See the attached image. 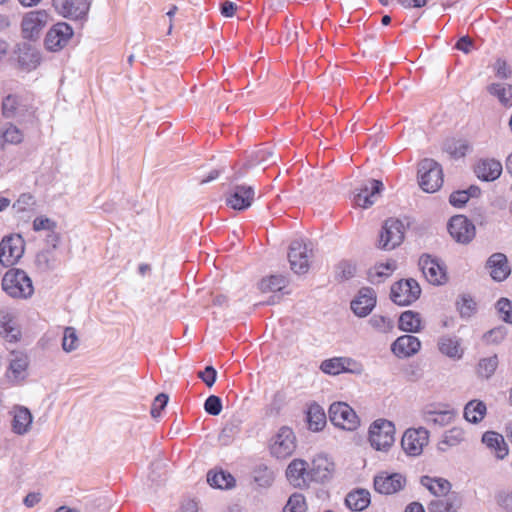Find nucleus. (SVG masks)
Returning a JSON list of instances; mask_svg holds the SVG:
<instances>
[{
	"instance_id": "20e7f679",
	"label": "nucleus",
	"mask_w": 512,
	"mask_h": 512,
	"mask_svg": "<svg viewBox=\"0 0 512 512\" xmlns=\"http://www.w3.org/2000/svg\"><path fill=\"white\" fill-rule=\"evenodd\" d=\"M419 185L423 191L434 193L443 184V171L441 165L433 159H423L418 168Z\"/></svg>"
},
{
	"instance_id": "a19ab883",
	"label": "nucleus",
	"mask_w": 512,
	"mask_h": 512,
	"mask_svg": "<svg viewBox=\"0 0 512 512\" xmlns=\"http://www.w3.org/2000/svg\"><path fill=\"white\" fill-rule=\"evenodd\" d=\"M287 286V279L281 275H271L263 278L259 283V289L262 293H276L282 291Z\"/></svg>"
},
{
	"instance_id": "09e8293b",
	"label": "nucleus",
	"mask_w": 512,
	"mask_h": 512,
	"mask_svg": "<svg viewBox=\"0 0 512 512\" xmlns=\"http://www.w3.org/2000/svg\"><path fill=\"white\" fill-rule=\"evenodd\" d=\"M498 366V358L496 355L482 359L478 364V373L480 376L491 377Z\"/></svg>"
},
{
	"instance_id": "052dcab7",
	"label": "nucleus",
	"mask_w": 512,
	"mask_h": 512,
	"mask_svg": "<svg viewBox=\"0 0 512 512\" xmlns=\"http://www.w3.org/2000/svg\"><path fill=\"white\" fill-rule=\"evenodd\" d=\"M18 103L19 101L16 96L8 95L7 97H5L2 103L3 114L6 117L14 116L17 110Z\"/></svg>"
},
{
	"instance_id": "bf43d9fd",
	"label": "nucleus",
	"mask_w": 512,
	"mask_h": 512,
	"mask_svg": "<svg viewBox=\"0 0 512 512\" xmlns=\"http://www.w3.org/2000/svg\"><path fill=\"white\" fill-rule=\"evenodd\" d=\"M56 228V223L52 219L46 216L36 217L33 221V230L35 232L39 231H54Z\"/></svg>"
},
{
	"instance_id": "603ef678",
	"label": "nucleus",
	"mask_w": 512,
	"mask_h": 512,
	"mask_svg": "<svg viewBox=\"0 0 512 512\" xmlns=\"http://www.w3.org/2000/svg\"><path fill=\"white\" fill-rule=\"evenodd\" d=\"M78 347V337L76 330L73 327H66L62 339V348L65 352L69 353L76 350Z\"/></svg>"
},
{
	"instance_id": "e433bc0d",
	"label": "nucleus",
	"mask_w": 512,
	"mask_h": 512,
	"mask_svg": "<svg viewBox=\"0 0 512 512\" xmlns=\"http://www.w3.org/2000/svg\"><path fill=\"white\" fill-rule=\"evenodd\" d=\"M465 438L466 433L463 428L452 427L451 429L445 431L438 447L441 451H446L448 447H455L460 445L463 441H465Z\"/></svg>"
},
{
	"instance_id": "e2e57ef3",
	"label": "nucleus",
	"mask_w": 512,
	"mask_h": 512,
	"mask_svg": "<svg viewBox=\"0 0 512 512\" xmlns=\"http://www.w3.org/2000/svg\"><path fill=\"white\" fill-rule=\"evenodd\" d=\"M497 504L506 512H512V492L500 491L496 494Z\"/></svg>"
},
{
	"instance_id": "680f3d73",
	"label": "nucleus",
	"mask_w": 512,
	"mask_h": 512,
	"mask_svg": "<svg viewBox=\"0 0 512 512\" xmlns=\"http://www.w3.org/2000/svg\"><path fill=\"white\" fill-rule=\"evenodd\" d=\"M356 273V266L348 261L339 263L337 267V275L341 279L347 280L352 278Z\"/></svg>"
},
{
	"instance_id": "4d7b16f0",
	"label": "nucleus",
	"mask_w": 512,
	"mask_h": 512,
	"mask_svg": "<svg viewBox=\"0 0 512 512\" xmlns=\"http://www.w3.org/2000/svg\"><path fill=\"white\" fill-rule=\"evenodd\" d=\"M55 259L51 250L42 251L36 256L37 266L42 270H50L55 267Z\"/></svg>"
},
{
	"instance_id": "0eeeda50",
	"label": "nucleus",
	"mask_w": 512,
	"mask_h": 512,
	"mask_svg": "<svg viewBox=\"0 0 512 512\" xmlns=\"http://www.w3.org/2000/svg\"><path fill=\"white\" fill-rule=\"evenodd\" d=\"M405 235V226L402 221L395 218L387 219L382 227L379 247L384 250H393L399 246Z\"/></svg>"
},
{
	"instance_id": "338daca9",
	"label": "nucleus",
	"mask_w": 512,
	"mask_h": 512,
	"mask_svg": "<svg viewBox=\"0 0 512 512\" xmlns=\"http://www.w3.org/2000/svg\"><path fill=\"white\" fill-rule=\"evenodd\" d=\"M469 198L470 193L468 191H456L450 195L449 202L452 206L461 208L468 202Z\"/></svg>"
},
{
	"instance_id": "9d476101",
	"label": "nucleus",
	"mask_w": 512,
	"mask_h": 512,
	"mask_svg": "<svg viewBox=\"0 0 512 512\" xmlns=\"http://www.w3.org/2000/svg\"><path fill=\"white\" fill-rule=\"evenodd\" d=\"M429 442V431L426 428L407 429L401 439V446L409 456H419Z\"/></svg>"
},
{
	"instance_id": "4c0bfd02",
	"label": "nucleus",
	"mask_w": 512,
	"mask_h": 512,
	"mask_svg": "<svg viewBox=\"0 0 512 512\" xmlns=\"http://www.w3.org/2000/svg\"><path fill=\"white\" fill-rule=\"evenodd\" d=\"M254 483L260 488H269L275 480L274 471L264 464L256 466L252 472Z\"/></svg>"
},
{
	"instance_id": "c85d7f7f",
	"label": "nucleus",
	"mask_w": 512,
	"mask_h": 512,
	"mask_svg": "<svg viewBox=\"0 0 512 512\" xmlns=\"http://www.w3.org/2000/svg\"><path fill=\"white\" fill-rule=\"evenodd\" d=\"M438 349L441 354L452 360H460L464 355L462 341L455 335H443L438 339Z\"/></svg>"
},
{
	"instance_id": "f8f14e48",
	"label": "nucleus",
	"mask_w": 512,
	"mask_h": 512,
	"mask_svg": "<svg viewBox=\"0 0 512 512\" xmlns=\"http://www.w3.org/2000/svg\"><path fill=\"white\" fill-rule=\"evenodd\" d=\"M28 367V355L22 351H12L5 376L11 384L20 385L24 383L28 377Z\"/></svg>"
},
{
	"instance_id": "6ab92c4d",
	"label": "nucleus",
	"mask_w": 512,
	"mask_h": 512,
	"mask_svg": "<svg viewBox=\"0 0 512 512\" xmlns=\"http://www.w3.org/2000/svg\"><path fill=\"white\" fill-rule=\"evenodd\" d=\"M335 472L334 461L326 454H318L312 460L310 475L313 482L325 483L329 481Z\"/></svg>"
},
{
	"instance_id": "ddd939ff",
	"label": "nucleus",
	"mask_w": 512,
	"mask_h": 512,
	"mask_svg": "<svg viewBox=\"0 0 512 512\" xmlns=\"http://www.w3.org/2000/svg\"><path fill=\"white\" fill-rule=\"evenodd\" d=\"M24 253V240L19 234L6 236L0 243V262L4 266L16 263Z\"/></svg>"
},
{
	"instance_id": "f257e3e1",
	"label": "nucleus",
	"mask_w": 512,
	"mask_h": 512,
	"mask_svg": "<svg viewBox=\"0 0 512 512\" xmlns=\"http://www.w3.org/2000/svg\"><path fill=\"white\" fill-rule=\"evenodd\" d=\"M1 286L3 291L14 299H28L34 293L32 280L22 269H9L2 278Z\"/></svg>"
},
{
	"instance_id": "9b49d317",
	"label": "nucleus",
	"mask_w": 512,
	"mask_h": 512,
	"mask_svg": "<svg viewBox=\"0 0 512 512\" xmlns=\"http://www.w3.org/2000/svg\"><path fill=\"white\" fill-rule=\"evenodd\" d=\"M420 293L421 289L417 281L401 280L391 287V300L397 305L407 306L416 301Z\"/></svg>"
},
{
	"instance_id": "aec40b11",
	"label": "nucleus",
	"mask_w": 512,
	"mask_h": 512,
	"mask_svg": "<svg viewBox=\"0 0 512 512\" xmlns=\"http://www.w3.org/2000/svg\"><path fill=\"white\" fill-rule=\"evenodd\" d=\"M383 188V184L379 180H368L361 184L354 195V203L362 208L372 206Z\"/></svg>"
},
{
	"instance_id": "c9c22d12",
	"label": "nucleus",
	"mask_w": 512,
	"mask_h": 512,
	"mask_svg": "<svg viewBox=\"0 0 512 512\" xmlns=\"http://www.w3.org/2000/svg\"><path fill=\"white\" fill-rule=\"evenodd\" d=\"M487 412L486 404L480 400H471L464 407L466 421L477 424L483 420Z\"/></svg>"
},
{
	"instance_id": "4be33fe9",
	"label": "nucleus",
	"mask_w": 512,
	"mask_h": 512,
	"mask_svg": "<svg viewBox=\"0 0 512 512\" xmlns=\"http://www.w3.org/2000/svg\"><path fill=\"white\" fill-rule=\"evenodd\" d=\"M405 478L400 473H381L374 478V488L385 495L400 491L405 485Z\"/></svg>"
},
{
	"instance_id": "2f4dec72",
	"label": "nucleus",
	"mask_w": 512,
	"mask_h": 512,
	"mask_svg": "<svg viewBox=\"0 0 512 512\" xmlns=\"http://www.w3.org/2000/svg\"><path fill=\"white\" fill-rule=\"evenodd\" d=\"M460 502L456 493H450L443 498L432 500L428 506L429 512H456Z\"/></svg>"
},
{
	"instance_id": "774afa93",
	"label": "nucleus",
	"mask_w": 512,
	"mask_h": 512,
	"mask_svg": "<svg viewBox=\"0 0 512 512\" xmlns=\"http://www.w3.org/2000/svg\"><path fill=\"white\" fill-rule=\"evenodd\" d=\"M273 159V151L269 148H262L255 153V159L253 160V163L251 165L267 163L272 161Z\"/></svg>"
},
{
	"instance_id": "dca6fc26",
	"label": "nucleus",
	"mask_w": 512,
	"mask_h": 512,
	"mask_svg": "<svg viewBox=\"0 0 512 512\" xmlns=\"http://www.w3.org/2000/svg\"><path fill=\"white\" fill-rule=\"evenodd\" d=\"M306 243L295 240L291 243L288 252V260L291 269L296 274H304L310 267V254Z\"/></svg>"
},
{
	"instance_id": "ea45409f",
	"label": "nucleus",
	"mask_w": 512,
	"mask_h": 512,
	"mask_svg": "<svg viewBox=\"0 0 512 512\" xmlns=\"http://www.w3.org/2000/svg\"><path fill=\"white\" fill-rule=\"evenodd\" d=\"M308 427L311 431L318 432L323 429L326 424V415L323 408L317 404H313L307 411Z\"/></svg>"
},
{
	"instance_id": "f704fd0d",
	"label": "nucleus",
	"mask_w": 512,
	"mask_h": 512,
	"mask_svg": "<svg viewBox=\"0 0 512 512\" xmlns=\"http://www.w3.org/2000/svg\"><path fill=\"white\" fill-rule=\"evenodd\" d=\"M421 484L437 497L447 496L450 493L451 484L443 478L421 477Z\"/></svg>"
},
{
	"instance_id": "7c9ffc66",
	"label": "nucleus",
	"mask_w": 512,
	"mask_h": 512,
	"mask_svg": "<svg viewBox=\"0 0 512 512\" xmlns=\"http://www.w3.org/2000/svg\"><path fill=\"white\" fill-rule=\"evenodd\" d=\"M475 172L478 178L484 181H494L499 178L502 173V164L495 159L481 160L477 164Z\"/></svg>"
},
{
	"instance_id": "79ce46f5",
	"label": "nucleus",
	"mask_w": 512,
	"mask_h": 512,
	"mask_svg": "<svg viewBox=\"0 0 512 512\" xmlns=\"http://www.w3.org/2000/svg\"><path fill=\"white\" fill-rule=\"evenodd\" d=\"M207 482L214 488L227 489L234 486L235 479L230 473L224 471H210L207 475Z\"/></svg>"
},
{
	"instance_id": "de8ad7c7",
	"label": "nucleus",
	"mask_w": 512,
	"mask_h": 512,
	"mask_svg": "<svg viewBox=\"0 0 512 512\" xmlns=\"http://www.w3.org/2000/svg\"><path fill=\"white\" fill-rule=\"evenodd\" d=\"M369 324L371 327L380 333H388L390 332L394 327V322L389 317L374 314L369 319Z\"/></svg>"
},
{
	"instance_id": "49530a36",
	"label": "nucleus",
	"mask_w": 512,
	"mask_h": 512,
	"mask_svg": "<svg viewBox=\"0 0 512 512\" xmlns=\"http://www.w3.org/2000/svg\"><path fill=\"white\" fill-rule=\"evenodd\" d=\"M0 137L2 139L3 146L6 143L19 144L23 140V133L18 127L10 124L4 129H0Z\"/></svg>"
},
{
	"instance_id": "5701e85b",
	"label": "nucleus",
	"mask_w": 512,
	"mask_h": 512,
	"mask_svg": "<svg viewBox=\"0 0 512 512\" xmlns=\"http://www.w3.org/2000/svg\"><path fill=\"white\" fill-rule=\"evenodd\" d=\"M17 60L23 70L30 72L40 65L41 53L36 47L24 42L18 45Z\"/></svg>"
},
{
	"instance_id": "4468645a",
	"label": "nucleus",
	"mask_w": 512,
	"mask_h": 512,
	"mask_svg": "<svg viewBox=\"0 0 512 512\" xmlns=\"http://www.w3.org/2000/svg\"><path fill=\"white\" fill-rule=\"evenodd\" d=\"M286 478L295 488L305 489L313 482L308 463L303 459L292 460L286 469Z\"/></svg>"
},
{
	"instance_id": "39448f33",
	"label": "nucleus",
	"mask_w": 512,
	"mask_h": 512,
	"mask_svg": "<svg viewBox=\"0 0 512 512\" xmlns=\"http://www.w3.org/2000/svg\"><path fill=\"white\" fill-rule=\"evenodd\" d=\"M332 424L346 431H355L360 425L356 412L344 402H335L329 408Z\"/></svg>"
},
{
	"instance_id": "423d86ee",
	"label": "nucleus",
	"mask_w": 512,
	"mask_h": 512,
	"mask_svg": "<svg viewBox=\"0 0 512 512\" xmlns=\"http://www.w3.org/2000/svg\"><path fill=\"white\" fill-rule=\"evenodd\" d=\"M270 453L277 459H285L293 454L296 448L294 432L289 427H281L270 442Z\"/></svg>"
},
{
	"instance_id": "72a5a7b5",
	"label": "nucleus",
	"mask_w": 512,
	"mask_h": 512,
	"mask_svg": "<svg viewBox=\"0 0 512 512\" xmlns=\"http://www.w3.org/2000/svg\"><path fill=\"white\" fill-rule=\"evenodd\" d=\"M456 416L454 409L447 410H427L424 413V419L428 424H434L440 427L451 424Z\"/></svg>"
},
{
	"instance_id": "f3484780",
	"label": "nucleus",
	"mask_w": 512,
	"mask_h": 512,
	"mask_svg": "<svg viewBox=\"0 0 512 512\" xmlns=\"http://www.w3.org/2000/svg\"><path fill=\"white\" fill-rule=\"evenodd\" d=\"M451 237L458 243L467 244L475 237L474 224L464 215L453 216L448 223Z\"/></svg>"
},
{
	"instance_id": "2eb2a0df",
	"label": "nucleus",
	"mask_w": 512,
	"mask_h": 512,
	"mask_svg": "<svg viewBox=\"0 0 512 512\" xmlns=\"http://www.w3.org/2000/svg\"><path fill=\"white\" fill-rule=\"evenodd\" d=\"M56 12L71 20H84L89 11L87 0H52Z\"/></svg>"
},
{
	"instance_id": "1a4fd4ad",
	"label": "nucleus",
	"mask_w": 512,
	"mask_h": 512,
	"mask_svg": "<svg viewBox=\"0 0 512 512\" xmlns=\"http://www.w3.org/2000/svg\"><path fill=\"white\" fill-rule=\"evenodd\" d=\"M73 28L66 22L54 24L47 32L44 45L51 52H58L66 47L73 37Z\"/></svg>"
},
{
	"instance_id": "13d9d810",
	"label": "nucleus",
	"mask_w": 512,
	"mask_h": 512,
	"mask_svg": "<svg viewBox=\"0 0 512 512\" xmlns=\"http://www.w3.org/2000/svg\"><path fill=\"white\" fill-rule=\"evenodd\" d=\"M205 411L213 416H217L222 411V400L216 395H210L204 403Z\"/></svg>"
},
{
	"instance_id": "393cba45",
	"label": "nucleus",
	"mask_w": 512,
	"mask_h": 512,
	"mask_svg": "<svg viewBox=\"0 0 512 512\" xmlns=\"http://www.w3.org/2000/svg\"><path fill=\"white\" fill-rule=\"evenodd\" d=\"M10 414L12 415V432L20 436L29 433L33 422V416L29 409L24 406H14Z\"/></svg>"
},
{
	"instance_id": "3c124183",
	"label": "nucleus",
	"mask_w": 512,
	"mask_h": 512,
	"mask_svg": "<svg viewBox=\"0 0 512 512\" xmlns=\"http://www.w3.org/2000/svg\"><path fill=\"white\" fill-rule=\"evenodd\" d=\"M289 512H306L307 503L304 495L301 493H293L285 506Z\"/></svg>"
},
{
	"instance_id": "0e129e2a",
	"label": "nucleus",
	"mask_w": 512,
	"mask_h": 512,
	"mask_svg": "<svg viewBox=\"0 0 512 512\" xmlns=\"http://www.w3.org/2000/svg\"><path fill=\"white\" fill-rule=\"evenodd\" d=\"M168 403V396L164 393L157 395L153 401L151 407V415L154 418L160 416L161 411L166 407Z\"/></svg>"
},
{
	"instance_id": "8fccbe9b",
	"label": "nucleus",
	"mask_w": 512,
	"mask_h": 512,
	"mask_svg": "<svg viewBox=\"0 0 512 512\" xmlns=\"http://www.w3.org/2000/svg\"><path fill=\"white\" fill-rule=\"evenodd\" d=\"M35 199L30 193H23L13 204V209L17 213L33 211L35 206Z\"/></svg>"
},
{
	"instance_id": "473e14b6",
	"label": "nucleus",
	"mask_w": 512,
	"mask_h": 512,
	"mask_svg": "<svg viewBox=\"0 0 512 512\" xmlns=\"http://www.w3.org/2000/svg\"><path fill=\"white\" fill-rule=\"evenodd\" d=\"M345 503L352 511H363L370 504V493L365 489L352 491L347 494Z\"/></svg>"
},
{
	"instance_id": "7ed1b4c3",
	"label": "nucleus",
	"mask_w": 512,
	"mask_h": 512,
	"mask_svg": "<svg viewBox=\"0 0 512 512\" xmlns=\"http://www.w3.org/2000/svg\"><path fill=\"white\" fill-rule=\"evenodd\" d=\"M369 442L377 451H388L395 442V426L386 419L375 420L369 428Z\"/></svg>"
},
{
	"instance_id": "864d4df0",
	"label": "nucleus",
	"mask_w": 512,
	"mask_h": 512,
	"mask_svg": "<svg viewBox=\"0 0 512 512\" xmlns=\"http://www.w3.org/2000/svg\"><path fill=\"white\" fill-rule=\"evenodd\" d=\"M496 310L499 318L512 324V302L507 298H500L496 303Z\"/></svg>"
},
{
	"instance_id": "b1692460",
	"label": "nucleus",
	"mask_w": 512,
	"mask_h": 512,
	"mask_svg": "<svg viewBox=\"0 0 512 512\" xmlns=\"http://www.w3.org/2000/svg\"><path fill=\"white\" fill-rule=\"evenodd\" d=\"M376 305V294L373 289L365 287L359 290L358 295L351 302V309L355 315L366 317Z\"/></svg>"
},
{
	"instance_id": "69168bd1",
	"label": "nucleus",
	"mask_w": 512,
	"mask_h": 512,
	"mask_svg": "<svg viewBox=\"0 0 512 512\" xmlns=\"http://www.w3.org/2000/svg\"><path fill=\"white\" fill-rule=\"evenodd\" d=\"M197 375L209 388L214 385L217 379V371L212 366H206Z\"/></svg>"
},
{
	"instance_id": "a878e982",
	"label": "nucleus",
	"mask_w": 512,
	"mask_h": 512,
	"mask_svg": "<svg viewBox=\"0 0 512 512\" xmlns=\"http://www.w3.org/2000/svg\"><path fill=\"white\" fill-rule=\"evenodd\" d=\"M255 192L251 186H235L233 192L227 198V205L235 210H244L251 206Z\"/></svg>"
},
{
	"instance_id": "a18cd8bd",
	"label": "nucleus",
	"mask_w": 512,
	"mask_h": 512,
	"mask_svg": "<svg viewBox=\"0 0 512 512\" xmlns=\"http://www.w3.org/2000/svg\"><path fill=\"white\" fill-rule=\"evenodd\" d=\"M395 269L394 263H381L376 265L369 272V279L372 283H380L385 278L389 277Z\"/></svg>"
},
{
	"instance_id": "37998d69",
	"label": "nucleus",
	"mask_w": 512,
	"mask_h": 512,
	"mask_svg": "<svg viewBox=\"0 0 512 512\" xmlns=\"http://www.w3.org/2000/svg\"><path fill=\"white\" fill-rule=\"evenodd\" d=\"M488 91L497 97L502 105L512 106V85L493 83L488 86Z\"/></svg>"
},
{
	"instance_id": "cd10ccee",
	"label": "nucleus",
	"mask_w": 512,
	"mask_h": 512,
	"mask_svg": "<svg viewBox=\"0 0 512 512\" xmlns=\"http://www.w3.org/2000/svg\"><path fill=\"white\" fill-rule=\"evenodd\" d=\"M486 267L489 269L492 279L497 282L504 281L511 273L506 255L500 252L494 253L488 258Z\"/></svg>"
},
{
	"instance_id": "c03bdc74",
	"label": "nucleus",
	"mask_w": 512,
	"mask_h": 512,
	"mask_svg": "<svg viewBox=\"0 0 512 512\" xmlns=\"http://www.w3.org/2000/svg\"><path fill=\"white\" fill-rule=\"evenodd\" d=\"M469 148L468 142L463 139H449L444 144L445 151L453 158L464 157Z\"/></svg>"
},
{
	"instance_id": "412c9836",
	"label": "nucleus",
	"mask_w": 512,
	"mask_h": 512,
	"mask_svg": "<svg viewBox=\"0 0 512 512\" xmlns=\"http://www.w3.org/2000/svg\"><path fill=\"white\" fill-rule=\"evenodd\" d=\"M0 335L9 342H17L21 338V329L16 315L9 309L0 310Z\"/></svg>"
},
{
	"instance_id": "c756f323",
	"label": "nucleus",
	"mask_w": 512,
	"mask_h": 512,
	"mask_svg": "<svg viewBox=\"0 0 512 512\" xmlns=\"http://www.w3.org/2000/svg\"><path fill=\"white\" fill-rule=\"evenodd\" d=\"M482 442L499 460L504 459L509 453L504 437L495 431L485 432L482 436Z\"/></svg>"
},
{
	"instance_id": "58836bf2",
	"label": "nucleus",
	"mask_w": 512,
	"mask_h": 512,
	"mask_svg": "<svg viewBox=\"0 0 512 512\" xmlns=\"http://www.w3.org/2000/svg\"><path fill=\"white\" fill-rule=\"evenodd\" d=\"M421 316L419 313L408 310L399 317V328L405 332L416 333L421 330Z\"/></svg>"
},
{
	"instance_id": "6e6552de",
	"label": "nucleus",
	"mask_w": 512,
	"mask_h": 512,
	"mask_svg": "<svg viewBox=\"0 0 512 512\" xmlns=\"http://www.w3.org/2000/svg\"><path fill=\"white\" fill-rule=\"evenodd\" d=\"M320 369L328 375H339L341 373H350L361 375L364 371L363 365L350 357H333L322 361Z\"/></svg>"
},
{
	"instance_id": "bb28decb",
	"label": "nucleus",
	"mask_w": 512,
	"mask_h": 512,
	"mask_svg": "<svg viewBox=\"0 0 512 512\" xmlns=\"http://www.w3.org/2000/svg\"><path fill=\"white\" fill-rule=\"evenodd\" d=\"M420 348V340L413 335L400 336L391 345L392 352L399 358L411 357L416 354Z\"/></svg>"
},
{
	"instance_id": "6e6d98bb",
	"label": "nucleus",
	"mask_w": 512,
	"mask_h": 512,
	"mask_svg": "<svg viewBox=\"0 0 512 512\" xmlns=\"http://www.w3.org/2000/svg\"><path fill=\"white\" fill-rule=\"evenodd\" d=\"M458 311L463 318H470L476 311L475 301L467 295L461 297L457 302Z\"/></svg>"
},
{
	"instance_id": "a211bd4d",
	"label": "nucleus",
	"mask_w": 512,
	"mask_h": 512,
	"mask_svg": "<svg viewBox=\"0 0 512 512\" xmlns=\"http://www.w3.org/2000/svg\"><path fill=\"white\" fill-rule=\"evenodd\" d=\"M419 265L427 281L433 285H442L447 281L445 266L430 255H423Z\"/></svg>"
},
{
	"instance_id": "f03ea898",
	"label": "nucleus",
	"mask_w": 512,
	"mask_h": 512,
	"mask_svg": "<svg viewBox=\"0 0 512 512\" xmlns=\"http://www.w3.org/2000/svg\"><path fill=\"white\" fill-rule=\"evenodd\" d=\"M51 14L45 9H36L23 14L20 28L24 39L36 41L51 21Z\"/></svg>"
},
{
	"instance_id": "5fc2aeb1",
	"label": "nucleus",
	"mask_w": 512,
	"mask_h": 512,
	"mask_svg": "<svg viewBox=\"0 0 512 512\" xmlns=\"http://www.w3.org/2000/svg\"><path fill=\"white\" fill-rule=\"evenodd\" d=\"M507 335V329L504 326L495 327L483 335V341L486 344L496 345L501 343Z\"/></svg>"
}]
</instances>
